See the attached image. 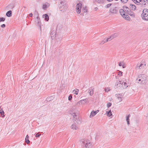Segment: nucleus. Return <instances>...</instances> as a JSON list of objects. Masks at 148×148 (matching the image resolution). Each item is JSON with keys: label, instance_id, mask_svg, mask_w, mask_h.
<instances>
[{"label": "nucleus", "instance_id": "nucleus-1", "mask_svg": "<svg viewBox=\"0 0 148 148\" xmlns=\"http://www.w3.org/2000/svg\"><path fill=\"white\" fill-rule=\"evenodd\" d=\"M142 18L145 21H148V10L147 9H144L141 14Z\"/></svg>", "mask_w": 148, "mask_h": 148}, {"label": "nucleus", "instance_id": "nucleus-2", "mask_svg": "<svg viewBox=\"0 0 148 148\" xmlns=\"http://www.w3.org/2000/svg\"><path fill=\"white\" fill-rule=\"evenodd\" d=\"M82 140L81 141L82 143L83 144V145H85V148H91L92 143L89 142L88 140H87L86 139L85 140V139H82Z\"/></svg>", "mask_w": 148, "mask_h": 148}, {"label": "nucleus", "instance_id": "nucleus-3", "mask_svg": "<svg viewBox=\"0 0 148 148\" xmlns=\"http://www.w3.org/2000/svg\"><path fill=\"white\" fill-rule=\"evenodd\" d=\"M60 9L61 11L64 12L67 9V6L66 5H65V3L63 1H61L60 2Z\"/></svg>", "mask_w": 148, "mask_h": 148}, {"label": "nucleus", "instance_id": "nucleus-4", "mask_svg": "<svg viewBox=\"0 0 148 148\" xmlns=\"http://www.w3.org/2000/svg\"><path fill=\"white\" fill-rule=\"evenodd\" d=\"M82 4L79 2L76 5V10L78 14H80L81 12V9L82 8Z\"/></svg>", "mask_w": 148, "mask_h": 148}, {"label": "nucleus", "instance_id": "nucleus-5", "mask_svg": "<svg viewBox=\"0 0 148 148\" xmlns=\"http://www.w3.org/2000/svg\"><path fill=\"white\" fill-rule=\"evenodd\" d=\"M110 12L112 14H116L118 12V10L116 8H111L109 10Z\"/></svg>", "mask_w": 148, "mask_h": 148}, {"label": "nucleus", "instance_id": "nucleus-6", "mask_svg": "<svg viewBox=\"0 0 148 148\" xmlns=\"http://www.w3.org/2000/svg\"><path fill=\"white\" fill-rule=\"evenodd\" d=\"M145 64H144L142 63L140 64H137L136 67H135V69L136 70L141 69L142 68V67H143L145 66Z\"/></svg>", "mask_w": 148, "mask_h": 148}, {"label": "nucleus", "instance_id": "nucleus-7", "mask_svg": "<svg viewBox=\"0 0 148 148\" xmlns=\"http://www.w3.org/2000/svg\"><path fill=\"white\" fill-rule=\"evenodd\" d=\"M123 82H122V81H117L115 84V86L116 88L119 87L121 86L123 84Z\"/></svg>", "mask_w": 148, "mask_h": 148}, {"label": "nucleus", "instance_id": "nucleus-8", "mask_svg": "<svg viewBox=\"0 0 148 148\" xmlns=\"http://www.w3.org/2000/svg\"><path fill=\"white\" fill-rule=\"evenodd\" d=\"M35 22L38 25L40 26L41 24V22L40 18L38 15L37 16L36 19L35 20Z\"/></svg>", "mask_w": 148, "mask_h": 148}, {"label": "nucleus", "instance_id": "nucleus-9", "mask_svg": "<svg viewBox=\"0 0 148 148\" xmlns=\"http://www.w3.org/2000/svg\"><path fill=\"white\" fill-rule=\"evenodd\" d=\"M117 98L119 102L122 100L123 96L120 94H117L116 95Z\"/></svg>", "mask_w": 148, "mask_h": 148}, {"label": "nucleus", "instance_id": "nucleus-10", "mask_svg": "<svg viewBox=\"0 0 148 148\" xmlns=\"http://www.w3.org/2000/svg\"><path fill=\"white\" fill-rule=\"evenodd\" d=\"M127 10V13L128 14H129L130 16H132L133 17H134L135 15L134 13L131 12L130 10Z\"/></svg>", "mask_w": 148, "mask_h": 148}, {"label": "nucleus", "instance_id": "nucleus-11", "mask_svg": "<svg viewBox=\"0 0 148 148\" xmlns=\"http://www.w3.org/2000/svg\"><path fill=\"white\" fill-rule=\"evenodd\" d=\"M49 6V4L48 3H45L43 5L42 8L44 10H46L47 8Z\"/></svg>", "mask_w": 148, "mask_h": 148}, {"label": "nucleus", "instance_id": "nucleus-12", "mask_svg": "<svg viewBox=\"0 0 148 148\" xmlns=\"http://www.w3.org/2000/svg\"><path fill=\"white\" fill-rule=\"evenodd\" d=\"M130 10L133 11L135 10L136 8V6L135 5L132 4L130 5Z\"/></svg>", "mask_w": 148, "mask_h": 148}, {"label": "nucleus", "instance_id": "nucleus-13", "mask_svg": "<svg viewBox=\"0 0 148 148\" xmlns=\"http://www.w3.org/2000/svg\"><path fill=\"white\" fill-rule=\"evenodd\" d=\"M124 18H125V19L127 20H130V18L128 15H125V14L124 13L122 16Z\"/></svg>", "mask_w": 148, "mask_h": 148}, {"label": "nucleus", "instance_id": "nucleus-14", "mask_svg": "<svg viewBox=\"0 0 148 148\" xmlns=\"http://www.w3.org/2000/svg\"><path fill=\"white\" fill-rule=\"evenodd\" d=\"M88 92L90 96H92L93 94V88H90L89 89Z\"/></svg>", "mask_w": 148, "mask_h": 148}, {"label": "nucleus", "instance_id": "nucleus-15", "mask_svg": "<svg viewBox=\"0 0 148 148\" xmlns=\"http://www.w3.org/2000/svg\"><path fill=\"white\" fill-rule=\"evenodd\" d=\"M14 4L13 3H11L7 7L9 9H12L13 8H14Z\"/></svg>", "mask_w": 148, "mask_h": 148}, {"label": "nucleus", "instance_id": "nucleus-16", "mask_svg": "<svg viewBox=\"0 0 148 148\" xmlns=\"http://www.w3.org/2000/svg\"><path fill=\"white\" fill-rule=\"evenodd\" d=\"M43 18H44L45 19L46 21H48L49 19V17L48 15L47 14H43L42 16Z\"/></svg>", "mask_w": 148, "mask_h": 148}, {"label": "nucleus", "instance_id": "nucleus-17", "mask_svg": "<svg viewBox=\"0 0 148 148\" xmlns=\"http://www.w3.org/2000/svg\"><path fill=\"white\" fill-rule=\"evenodd\" d=\"M97 114V113L96 112H95L94 111H92L91 112L90 114V118H92L94 116H95L96 114Z\"/></svg>", "mask_w": 148, "mask_h": 148}, {"label": "nucleus", "instance_id": "nucleus-18", "mask_svg": "<svg viewBox=\"0 0 148 148\" xmlns=\"http://www.w3.org/2000/svg\"><path fill=\"white\" fill-rule=\"evenodd\" d=\"M72 116H73V121L74 122H75L77 120V115L75 113H72Z\"/></svg>", "mask_w": 148, "mask_h": 148}, {"label": "nucleus", "instance_id": "nucleus-19", "mask_svg": "<svg viewBox=\"0 0 148 148\" xmlns=\"http://www.w3.org/2000/svg\"><path fill=\"white\" fill-rule=\"evenodd\" d=\"M75 124H73L71 126V128L73 129L77 130L78 128V127L75 125L76 123L75 122Z\"/></svg>", "mask_w": 148, "mask_h": 148}, {"label": "nucleus", "instance_id": "nucleus-20", "mask_svg": "<svg viewBox=\"0 0 148 148\" xmlns=\"http://www.w3.org/2000/svg\"><path fill=\"white\" fill-rule=\"evenodd\" d=\"M130 117V114H129L128 116H127L126 117V121H127V124L128 125L130 124V121L129 118Z\"/></svg>", "mask_w": 148, "mask_h": 148}, {"label": "nucleus", "instance_id": "nucleus-21", "mask_svg": "<svg viewBox=\"0 0 148 148\" xmlns=\"http://www.w3.org/2000/svg\"><path fill=\"white\" fill-rule=\"evenodd\" d=\"M83 11V13H84L85 12H86L87 11V7L86 6H83L82 8V11Z\"/></svg>", "mask_w": 148, "mask_h": 148}, {"label": "nucleus", "instance_id": "nucleus-22", "mask_svg": "<svg viewBox=\"0 0 148 148\" xmlns=\"http://www.w3.org/2000/svg\"><path fill=\"white\" fill-rule=\"evenodd\" d=\"M6 15L8 17H10L12 16V11L9 10L6 13Z\"/></svg>", "mask_w": 148, "mask_h": 148}, {"label": "nucleus", "instance_id": "nucleus-23", "mask_svg": "<svg viewBox=\"0 0 148 148\" xmlns=\"http://www.w3.org/2000/svg\"><path fill=\"white\" fill-rule=\"evenodd\" d=\"M56 34L55 31H53L51 33L50 35L51 37L54 38L55 37Z\"/></svg>", "mask_w": 148, "mask_h": 148}, {"label": "nucleus", "instance_id": "nucleus-24", "mask_svg": "<svg viewBox=\"0 0 148 148\" xmlns=\"http://www.w3.org/2000/svg\"><path fill=\"white\" fill-rule=\"evenodd\" d=\"M0 113L1 114V115L2 117L4 116V112L2 109H1L0 110Z\"/></svg>", "mask_w": 148, "mask_h": 148}, {"label": "nucleus", "instance_id": "nucleus-25", "mask_svg": "<svg viewBox=\"0 0 148 148\" xmlns=\"http://www.w3.org/2000/svg\"><path fill=\"white\" fill-rule=\"evenodd\" d=\"M117 36L116 34H114L113 35H111L110 37V38H111V39H114V38L116 37H117Z\"/></svg>", "mask_w": 148, "mask_h": 148}, {"label": "nucleus", "instance_id": "nucleus-26", "mask_svg": "<svg viewBox=\"0 0 148 148\" xmlns=\"http://www.w3.org/2000/svg\"><path fill=\"white\" fill-rule=\"evenodd\" d=\"M148 1V0H143V1L142 2H143V3H142V5L143 6H144L146 4V3H144L145 2L146 3H147Z\"/></svg>", "mask_w": 148, "mask_h": 148}, {"label": "nucleus", "instance_id": "nucleus-27", "mask_svg": "<svg viewBox=\"0 0 148 148\" xmlns=\"http://www.w3.org/2000/svg\"><path fill=\"white\" fill-rule=\"evenodd\" d=\"M79 92V90L78 89H76L73 90V92H74V94L76 95L78 94Z\"/></svg>", "mask_w": 148, "mask_h": 148}, {"label": "nucleus", "instance_id": "nucleus-28", "mask_svg": "<svg viewBox=\"0 0 148 148\" xmlns=\"http://www.w3.org/2000/svg\"><path fill=\"white\" fill-rule=\"evenodd\" d=\"M87 99H82V100H81L80 101H79L78 103L77 104H82V102L83 101H85Z\"/></svg>", "mask_w": 148, "mask_h": 148}, {"label": "nucleus", "instance_id": "nucleus-29", "mask_svg": "<svg viewBox=\"0 0 148 148\" xmlns=\"http://www.w3.org/2000/svg\"><path fill=\"white\" fill-rule=\"evenodd\" d=\"M123 83H124L123 88H125L128 86L126 82H124L123 81Z\"/></svg>", "mask_w": 148, "mask_h": 148}, {"label": "nucleus", "instance_id": "nucleus-30", "mask_svg": "<svg viewBox=\"0 0 148 148\" xmlns=\"http://www.w3.org/2000/svg\"><path fill=\"white\" fill-rule=\"evenodd\" d=\"M124 10L123 9H121L119 10V12L120 14L122 16V15L123 13H122V12H125Z\"/></svg>", "mask_w": 148, "mask_h": 148}, {"label": "nucleus", "instance_id": "nucleus-31", "mask_svg": "<svg viewBox=\"0 0 148 148\" xmlns=\"http://www.w3.org/2000/svg\"><path fill=\"white\" fill-rule=\"evenodd\" d=\"M123 62H120L119 64V66H122L123 68H124L125 67V66H123Z\"/></svg>", "mask_w": 148, "mask_h": 148}, {"label": "nucleus", "instance_id": "nucleus-32", "mask_svg": "<svg viewBox=\"0 0 148 148\" xmlns=\"http://www.w3.org/2000/svg\"><path fill=\"white\" fill-rule=\"evenodd\" d=\"M124 9L125 10V11L127 13V10H130V9H129V8H128L127 7H124Z\"/></svg>", "mask_w": 148, "mask_h": 148}, {"label": "nucleus", "instance_id": "nucleus-33", "mask_svg": "<svg viewBox=\"0 0 148 148\" xmlns=\"http://www.w3.org/2000/svg\"><path fill=\"white\" fill-rule=\"evenodd\" d=\"M112 115V112H111V110L109 111L108 113V116H110Z\"/></svg>", "mask_w": 148, "mask_h": 148}, {"label": "nucleus", "instance_id": "nucleus-34", "mask_svg": "<svg viewBox=\"0 0 148 148\" xmlns=\"http://www.w3.org/2000/svg\"><path fill=\"white\" fill-rule=\"evenodd\" d=\"M75 122L76 123H77V124H79L81 123V121L80 120H77L75 121Z\"/></svg>", "mask_w": 148, "mask_h": 148}, {"label": "nucleus", "instance_id": "nucleus-35", "mask_svg": "<svg viewBox=\"0 0 148 148\" xmlns=\"http://www.w3.org/2000/svg\"><path fill=\"white\" fill-rule=\"evenodd\" d=\"M5 18L3 17L0 18V22L2 21H5Z\"/></svg>", "mask_w": 148, "mask_h": 148}, {"label": "nucleus", "instance_id": "nucleus-36", "mask_svg": "<svg viewBox=\"0 0 148 148\" xmlns=\"http://www.w3.org/2000/svg\"><path fill=\"white\" fill-rule=\"evenodd\" d=\"M112 104L110 103H108L107 104V106L108 108L110 107L111 106Z\"/></svg>", "mask_w": 148, "mask_h": 148}, {"label": "nucleus", "instance_id": "nucleus-37", "mask_svg": "<svg viewBox=\"0 0 148 148\" xmlns=\"http://www.w3.org/2000/svg\"><path fill=\"white\" fill-rule=\"evenodd\" d=\"M110 89L109 88H105V91L107 92L110 91Z\"/></svg>", "mask_w": 148, "mask_h": 148}, {"label": "nucleus", "instance_id": "nucleus-38", "mask_svg": "<svg viewBox=\"0 0 148 148\" xmlns=\"http://www.w3.org/2000/svg\"><path fill=\"white\" fill-rule=\"evenodd\" d=\"M111 5H112V4L111 3L108 4H107V5H106L105 6V8H108Z\"/></svg>", "mask_w": 148, "mask_h": 148}, {"label": "nucleus", "instance_id": "nucleus-39", "mask_svg": "<svg viewBox=\"0 0 148 148\" xmlns=\"http://www.w3.org/2000/svg\"><path fill=\"white\" fill-rule=\"evenodd\" d=\"M52 97H49V98H47V101H51V100H52Z\"/></svg>", "mask_w": 148, "mask_h": 148}, {"label": "nucleus", "instance_id": "nucleus-40", "mask_svg": "<svg viewBox=\"0 0 148 148\" xmlns=\"http://www.w3.org/2000/svg\"><path fill=\"white\" fill-rule=\"evenodd\" d=\"M122 3H126L128 1V0H121Z\"/></svg>", "mask_w": 148, "mask_h": 148}, {"label": "nucleus", "instance_id": "nucleus-41", "mask_svg": "<svg viewBox=\"0 0 148 148\" xmlns=\"http://www.w3.org/2000/svg\"><path fill=\"white\" fill-rule=\"evenodd\" d=\"M40 136H41V134H40L39 133H38L36 135V137L38 138Z\"/></svg>", "mask_w": 148, "mask_h": 148}, {"label": "nucleus", "instance_id": "nucleus-42", "mask_svg": "<svg viewBox=\"0 0 148 148\" xmlns=\"http://www.w3.org/2000/svg\"><path fill=\"white\" fill-rule=\"evenodd\" d=\"M72 98V97L71 95H69L68 97L69 100V101H71V100Z\"/></svg>", "mask_w": 148, "mask_h": 148}, {"label": "nucleus", "instance_id": "nucleus-43", "mask_svg": "<svg viewBox=\"0 0 148 148\" xmlns=\"http://www.w3.org/2000/svg\"><path fill=\"white\" fill-rule=\"evenodd\" d=\"M25 141L26 143L27 144H28L30 143V141L29 139H25Z\"/></svg>", "mask_w": 148, "mask_h": 148}, {"label": "nucleus", "instance_id": "nucleus-44", "mask_svg": "<svg viewBox=\"0 0 148 148\" xmlns=\"http://www.w3.org/2000/svg\"><path fill=\"white\" fill-rule=\"evenodd\" d=\"M118 75H119L120 76L122 75V72L121 71H119L118 73Z\"/></svg>", "mask_w": 148, "mask_h": 148}, {"label": "nucleus", "instance_id": "nucleus-45", "mask_svg": "<svg viewBox=\"0 0 148 148\" xmlns=\"http://www.w3.org/2000/svg\"><path fill=\"white\" fill-rule=\"evenodd\" d=\"M1 27L2 28H4L5 27V24H3L1 25Z\"/></svg>", "mask_w": 148, "mask_h": 148}, {"label": "nucleus", "instance_id": "nucleus-46", "mask_svg": "<svg viewBox=\"0 0 148 148\" xmlns=\"http://www.w3.org/2000/svg\"><path fill=\"white\" fill-rule=\"evenodd\" d=\"M145 80H142V84H145Z\"/></svg>", "mask_w": 148, "mask_h": 148}, {"label": "nucleus", "instance_id": "nucleus-47", "mask_svg": "<svg viewBox=\"0 0 148 148\" xmlns=\"http://www.w3.org/2000/svg\"><path fill=\"white\" fill-rule=\"evenodd\" d=\"M108 40V41L109 40H111L112 39H111V38H110V37H108L107 39H106Z\"/></svg>", "mask_w": 148, "mask_h": 148}, {"label": "nucleus", "instance_id": "nucleus-48", "mask_svg": "<svg viewBox=\"0 0 148 148\" xmlns=\"http://www.w3.org/2000/svg\"><path fill=\"white\" fill-rule=\"evenodd\" d=\"M106 39H105V40H104V42L105 43H106V42H107L108 41V40L107 39H106V40H105Z\"/></svg>", "mask_w": 148, "mask_h": 148}, {"label": "nucleus", "instance_id": "nucleus-49", "mask_svg": "<svg viewBox=\"0 0 148 148\" xmlns=\"http://www.w3.org/2000/svg\"><path fill=\"white\" fill-rule=\"evenodd\" d=\"M104 40H103L100 43V44H104L105 43L104 42Z\"/></svg>", "mask_w": 148, "mask_h": 148}, {"label": "nucleus", "instance_id": "nucleus-50", "mask_svg": "<svg viewBox=\"0 0 148 148\" xmlns=\"http://www.w3.org/2000/svg\"><path fill=\"white\" fill-rule=\"evenodd\" d=\"M29 16L30 17H32L33 16V14L32 13H30L29 14Z\"/></svg>", "mask_w": 148, "mask_h": 148}, {"label": "nucleus", "instance_id": "nucleus-51", "mask_svg": "<svg viewBox=\"0 0 148 148\" xmlns=\"http://www.w3.org/2000/svg\"><path fill=\"white\" fill-rule=\"evenodd\" d=\"M29 138V136L28 135H27L26 136L25 139H28Z\"/></svg>", "mask_w": 148, "mask_h": 148}, {"label": "nucleus", "instance_id": "nucleus-52", "mask_svg": "<svg viewBox=\"0 0 148 148\" xmlns=\"http://www.w3.org/2000/svg\"><path fill=\"white\" fill-rule=\"evenodd\" d=\"M98 9V8L97 7H96V8H95V10H96V11Z\"/></svg>", "mask_w": 148, "mask_h": 148}, {"label": "nucleus", "instance_id": "nucleus-53", "mask_svg": "<svg viewBox=\"0 0 148 148\" xmlns=\"http://www.w3.org/2000/svg\"><path fill=\"white\" fill-rule=\"evenodd\" d=\"M134 2L135 3V2H137V3H139V2H138V1H137V0H135L134 1Z\"/></svg>", "mask_w": 148, "mask_h": 148}, {"label": "nucleus", "instance_id": "nucleus-54", "mask_svg": "<svg viewBox=\"0 0 148 148\" xmlns=\"http://www.w3.org/2000/svg\"><path fill=\"white\" fill-rule=\"evenodd\" d=\"M99 111V110H97L96 112L97 113Z\"/></svg>", "mask_w": 148, "mask_h": 148}, {"label": "nucleus", "instance_id": "nucleus-55", "mask_svg": "<svg viewBox=\"0 0 148 148\" xmlns=\"http://www.w3.org/2000/svg\"><path fill=\"white\" fill-rule=\"evenodd\" d=\"M108 1H112V0H107Z\"/></svg>", "mask_w": 148, "mask_h": 148}, {"label": "nucleus", "instance_id": "nucleus-56", "mask_svg": "<svg viewBox=\"0 0 148 148\" xmlns=\"http://www.w3.org/2000/svg\"><path fill=\"white\" fill-rule=\"evenodd\" d=\"M141 80V79H138V81H140Z\"/></svg>", "mask_w": 148, "mask_h": 148}, {"label": "nucleus", "instance_id": "nucleus-57", "mask_svg": "<svg viewBox=\"0 0 148 148\" xmlns=\"http://www.w3.org/2000/svg\"><path fill=\"white\" fill-rule=\"evenodd\" d=\"M139 1H140V2H141V1L142 0H139Z\"/></svg>", "mask_w": 148, "mask_h": 148}, {"label": "nucleus", "instance_id": "nucleus-58", "mask_svg": "<svg viewBox=\"0 0 148 148\" xmlns=\"http://www.w3.org/2000/svg\"><path fill=\"white\" fill-rule=\"evenodd\" d=\"M147 117H148V114H147Z\"/></svg>", "mask_w": 148, "mask_h": 148}, {"label": "nucleus", "instance_id": "nucleus-59", "mask_svg": "<svg viewBox=\"0 0 148 148\" xmlns=\"http://www.w3.org/2000/svg\"><path fill=\"white\" fill-rule=\"evenodd\" d=\"M123 66H125V65H124L123 64Z\"/></svg>", "mask_w": 148, "mask_h": 148}, {"label": "nucleus", "instance_id": "nucleus-60", "mask_svg": "<svg viewBox=\"0 0 148 148\" xmlns=\"http://www.w3.org/2000/svg\"><path fill=\"white\" fill-rule=\"evenodd\" d=\"M124 12H122V13H124Z\"/></svg>", "mask_w": 148, "mask_h": 148}, {"label": "nucleus", "instance_id": "nucleus-61", "mask_svg": "<svg viewBox=\"0 0 148 148\" xmlns=\"http://www.w3.org/2000/svg\"><path fill=\"white\" fill-rule=\"evenodd\" d=\"M116 1H117V0H115Z\"/></svg>", "mask_w": 148, "mask_h": 148}]
</instances>
